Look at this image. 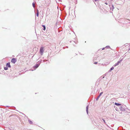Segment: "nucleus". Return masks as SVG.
<instances>
[{"label": "nucleus", "instance_id": "f3484780", "mask_svg": "<svg viewBox=\"0 0 130 130\" xmlns=\"http://www.w3.org/2000/svg\"><path fill=\"white\" fill-rule=\"evenodd\" d=\"M88 106H87V107H86V111H87V114H88Z\"/></svg>", "mask_w": 130, "mask_h": 130}, {"label": "nucleus", "instance_id": "6e6552de", "mask_svg": "<svg viewBox=\"0 0 130 130\" xmlns=\"http://www.w3.org/2000/svg\"><path fill=\"white\" fill-rule=\"evenodd\" d=\"M110 9H112V11L113 10L114 8V7L113 5H112L111 7H110Z\"/></svg>", "mask_w": 130, "mask_h": 130}, {"label": "nucleus", "instance_id": "a878e982", "mask_svg": "<svg viewBox=\"0 0 130 130\" xmlns=\"http://www.w3.org/2000/svg\"><path fill=\"white\" fill-rule=\"evenodd\" d=\"M73 45H74V46H75V45H74L73 43Z\"/></svg>", "mask_w": 130, "mask_h": 130}, {"label": "nucleus", "instance_id": "1a4fd4ad", "mask_svg": "<svg viewBox=\"0 0 130 130\" xmlns=\"http://www.w3.org/2000/svg\"><path fill=\"white\" fill-rule=\"evenodd\" d=\"M119 108V109H120V110H121L124 111V110H125L123 108V107H122V106L120 107Z\"/></svg>", "mask_w": 130, "mask_h": 130}, {"label": "nucleus", "instance_id": "ddd939ff", "mask_svg": "<svg viewBox=\"0 0 130 130\" xmlns=\"http://www.w3.org/2000/svg\"><path fill=\"white\" fill-rule=\"evenodd\" d=\"M116 105L118 106H119L121 105V104H120L118 103H115V104Z\"/></svg>", "mask_w": 130, "mask_h": 130}, {"label": "nucleus", "instance_id": "dca6fc26", "mask_svg": "<svg viewBox=\"0 0 130 130\" xmlns=\"http://www.w3.org/2000/svg\"><path fill=\"white\" fill-rule=\"evenodd\" d=\"M32 6L34 8L35 7V4L34 3H33L32 4Z\"/></svg>", "mask_w": 130, "mask_h": 130}, {"label": "nucleus", "instance_id": "b1692460", "mask_svg": "<svg viewBox=\"0 0 130 130\" xmlns=\"http://www.w3.org/2000/svg\"><path fill=\"white\" fill-rule=\"evenodd\" d=\"M105 48L104 47V48H103L102 49V50H104V49H105Z\"/></svg>", "mask_w": 130, "mask_h": 130}, {"label": "nucleus", "instance_id": "20e7f679", "mask_svg": "<svg viewBox=\"0 0 130 130\" xmlns=\"http://www.w3.org/2000/svg\"><path fill=\"white\" fill-rule=\"evenodd\" d=\"M40 52L41 55H42L43 53L44 50L43 48V47H41L40 49Z\"/></svg>", "mask_w": 130, "mask_h": 130}, {"label": "nucleus", "instance_id": "c85d7f7f", "mask_svg": "<svg viewBox=\"0 0 130 130\" xmlns=\"http://www.w3.org/2000/svg\"><path fill=\"white\" fill-rule=\"evenodd\" d=\"M126 20H129L128 19H126Z\"/></svg>", "mask_w": 130, "mask_h": 130}, {"label": "nucleus", "instance_id": "2eb2a0df", "mask_svg": "<svg viewBox=\"0 0 130 130\" xmlns=\"http://www.w3.org/2000/svg\"><path fill=\"white\" fill-rule=\"evenodd\" d=\"M105 48H110V47L109 46H107L105 47Z\"/></svg>", "mask_w": 130, "mask_h": 130}, {"label": "nucleus", "instance_id": "a211bd4d", "mask_svg": "<svg viewBox=\"0 0 130 130\" xmlns=\"http://www.w3.org/2000/svg\"><path fill=\"white\" fill-rule=\"evenodd\" d=\"M102 93H103V92H101V93H100V95H99V96H101V95H102Z\"/></svg>", "mask_w": 130, "mask_h": 130}, {"label": "nucleus", "instance_id": "4be33fe9", "mask_svg": "<svg viewBox=\"0 0 130 130\" xmlns=\"http://www.w3.org/2000/svg\"><path fill=\"white\" fill-rule=\"evenodd\" d=\"M47 61V60H46V59H45V60H43V62H45V61Z\"/></svg>", "mask_w": 130, "mask_h": 130}, {"label": "nucleus", "instance_id": "f257e3e1", "mask_svg": "<svg viewBox=\"0 0 130 130\" xmlns=\"http://www.w3.org/2000/svg\"><path fill=\"white\" fill-rule=\"evenodd\" d=\"M41 60L40 61H39L38 62V63H36V65L34 66L33 67V69H34V70L36 69L40 65L41 63Z\"/></svg>", "mask_w": 130, "mask_h": 130}, {"label": "nucleus", "instance_id": "bb28decb", "mask_svg": "<svg viewBox=\"0 0 130 130\" xmlns=\"http://www.w3.org/2000/svg\"><path fill=\"white\" fill-rule=\"evenodd\" d=\"M61 0H58V1H61Z\"/></svg>", "mask_w": 130, "mask_h": 130}, {"label": "nucleus", "instance_id": "39448f33", "mask_svg": "<svg viewBox=\"0 0 130 130\" xmlns=\"http://www.w3.org/2000/svg\"><path fill=\"white\" fill-rule=\"evenodd\" d=\"M16 61V59L15 58H13L11 59V62L13 63H15Z\"/></svg>", "mask_w": 130, "mask_h": 130}, {"label": "nucleus", "instance_id": "393cba45", "mask_svg": "<svg viewBox=\"0 0 130 130\" xmlns=\"http://www.w3.org/2000/svg\"><path fill=\"white\" fill-rule=\"evenodd\" d=\"M105 3V4H106V5H107V3Z\"/></svg>", "mask_w": 130, "mask_h": 130}, {"label": "nucleus", "instance_id": "7c9ffc66", "mask_svg": "<svg viewBox=\"0 0 130 130\" xmlns=\"http://www.w3.org/2000/svg\"><path fill=\"white\" fill-rule=\"evenodd\" d=\"M130 50V48L129 49V50Z\"/></svg>", "mask_w": 130, "mask_h": 130}, {"label": "nucleus", "instance_id": "6ab92c4d", "mask_svg": "<svg viewBox=\"0 0 130 130\" xmlns=\"http://www.w3.org/2000/svg\"><path fill=\"white\" fill-rule=\"evenodd\" d=\"M100 97V96H99L97 98V99H96V100H98Z\"/></svg>", "mask_w": 130, "mask_h": 130}, {"label": "nucleus", "instance_id": "cd10ccee", "mask_svg": "<svg viewBox=\"0 0 130 130\" xmlns=\"http://www.w3.org/2000/svg\"><path fill=\"white\" fill-rule=\"evenodd\" d=\"M106 79H107L106 78H105V80H106Z\"/></svg>", "mask_w": 130, "mask_h": 130}, {"label": "nucleus", "instance_id": "c756f323", "mask_svg": "<svg viewBox=\"0 0 130 130\" xmlns=\"http://www.w3.org/2000/svg\"><path fill=\"white\" fill-rule=\"evenodd\" d=\"M67 47L68 48V46H67Z\"/></svg>", "mask_w": 130, "mask_h": 130}, {"label": "nucleus", "instance_id": "f03ea898", "mask_svg": "<svg viewBox=\"0 0 130 130\" xmlns=\"http://www.w3.org/2000/svg\"><path fill=\"white\" fill-rule=\"evenodd\" d=\"M104 75H104H103V76H101L100 78H99L98 79L96 82L97 84L98 83L99 84V83L101 82V81H102L103 80H102L104 78L105 76H104Z\"/></svg>", "mask_w": 130, "mask_h": 130}, {"label": "nucleus", "instance_id": "f8f14e48", "mask_svg": "<svg viewBox=\"0 0 130 130\" xmlns=\"http://www.w3.org/2000/svg\"><path fill=\"white\" fill-rule=\"evenodd\" d=\"M42 26L43 28V30H45L46 29V27H45V25H42Z\"/></svg>", "mask_w": 130, "mask_h": 130}, {"label": "nucleus", "instance_id": "9d476101", "mask_svg": "<svg viewBox=\"0 0 130 130\" xmlns=\"http://www.w3.org/2000/svg\"><path fill=\"white\" fill-rule=\"evenodd\" d=\"M36 15L37 17H38L39 16V12L38 9L37 10V13H36Z\"/></svg>", "mask_w": 130, "mask_h": 130}, {"label": "nucleus", "instance_id": "423d86ee", "mask_svg": "<svg viewBox=\"0 0 130 130\" xmlns=\"http://www.w3.org/2000/svg\"><path fill=\"white\" fill-rule=\"evenodd\" d=\"M74 40H72V41H70V43H72L73 42L74 43L76 44H77V43L78 41L77 40H76L75 39H74Z\"/></svg>", "mask_w": 130, "mask_h": 130}, {"label": "nucleus", "instance_id": "412c9836", "mask_svg": "<svg viewBox=\"0 0 130 130\" xmlns=\"http://www.w3.org/2000/svg\"><path fill=\"white\" fill-rule=\"evenodd\" d=\"M102 120H103V121L104 122V123H105V120L104 119H102Z\"/></svg>", "mask_w": 130, "mask_h": 130}, {"label": "nucleus", "instance_id": "9b49d317", "mask_svg": "<svg viewBox=\"0 0 130 130\" xmlns=\"http://www.w3.org/2000/svg\"><path fill=\"white\" fill-rule=\"evenodd\" d=\"M114 69V67H111L110 69V70H109V71L110 72L111 71L113 70Z\"/></svg>", "mask_w": 130, "mask_h": 130}, {"label": "nucleus", "instance_id": "5701e85b", "mask_svg": "<svg viewBox=\"0 0 130 130\" xmlns=\"http://www.w3.org/2000/svg\"><path fill=\"white\" fill-rule=\"evenodd\" d=\"M29 123H32V122L31 121H29Z\"/></svg>", "mask_w": 130, "mask_h": 130}, {"label": "nucleus", "instance_id": "0eeeda50", "mask_svg": "<svg viewBox=\"0 0 130 130\" xmlns=\"http://www.w3.org/2000/svg\"><path fill=\"white\" fill-rule=\"evenodd\" d=\"M6 66L10 68L11 67V66L10 64V63L9 62L7 63H6Z\"/></svg>", "mask_w": 130, "mask_h": 130}, {"label": "nucleus", "instance_id": "4468645a", "mask_svg": "<svg viewBox=\"0 0 130 130\" xmlns=\"http://www.w3.org/2000/svg\"><path fill=\"white\" fill-rule=\"evenodd\" d=\"M8 67H7V66L4 67V69L5 70H7L8 69Z\"/></svg>", "mask_w": 130, "mask_h": 130}, {"label": "nucleus", "instance_id": "7ed1b4c3", "mask_svg": "<svg viewBox=\"0 0 130 130\" xmlns=\"http://www.w3.org/2000/svg\"><path fill=\"white\" fill-rule=\"evenodd\" d=\"M123 58L121 59L120 58L119 60L118 61L117 63H116L113 66H114L115 67L116 66L118 65L123 60Z\"/></svg>", "mask_w": 130, "mask_h": 130}, {"label": "nucleus", "instance_id": "aec40b11", "mask_svg": "<svg viewBox=\"0 0 130 130\" xmlns=\"http://www.w3.org/2000/svg\"><path fill=\"white\" fill-rule=\"evenodd\" d=\"M97 63H98V62H94V64H97Z\"/></svg>", "mask_w": 130, "mask_h": 130}]
</instances>
